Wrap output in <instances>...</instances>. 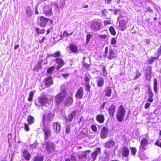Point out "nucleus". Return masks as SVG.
Segmentation results:
<instances>
[{"mask_svg":"<svg viewBox=\"0 0 161 161\" xmlns=\"http://www.w3.org/2000/svg\"><path fill=\"white\" fill-rule=\"evenodd\" d=\"M26 13L27 15L29 16H31L32 14V12L31 8L30 7H27L26 10Z\"/></svg>","mask_w":161,"mask_h":161,"instance_id":"38","label":"nucleus"},{"mask_svg":"<svg viewBox=\"0 0 161 161\" xmlns=\"http://www.w3.org/2000/svg\"><path fill=\"white\" fill-rule=\"evenodd\" d=\"M90 77V75L88 73H86L84 77L85 86L86 87V89L88 91H90V86L89 84Z\"/></svg>","mask_w":161,"mask_h":161,"instance_id":"8","label":"nucleus"},{"mask_svg":"<svg viewBox=\"0 0 161 161\" xmlns=\"http://www.w3.org/2000/svg\"><path fill=\"white\" fill-rule=\"evenodd\" d=\"M76 114L75 111H73L70 114H69L67 117H66V119L67 121L71 122L73 118Z\"/></svg>","mask_w":161,"mask_h":161,"instance_id":"20","label":"nucleus"},{"mask_svg":"<svg viewBox=\"0 0 161 161\" xmlns=\"http://www.w3.org/2000/svg\"><path fill=\"white\" fill-rule=\"evenodd\" d=\"M131 153L133 155H134L136 154V149L135 147H132L130 148Z\"/></svg>","mask_w":161,"mask_h":161,"instance_id":"44","label":"nucleus"},{"mask_svg":"<svg viewBox=\"0 0 161 161\" xmlns=\"http://www.w3.org/2000/svg\"><path fill=\"white\" fill-rule=\"evenodd\" d=\"M115 144L113 140L109 141L105 143V147L108 148H110L112 147Z\"/></svg>","mask_w":161,"mask_h":161,"instance_id":"24","label":"nucleus"},{"mask_svg":"<svg viewBox=\"0 0 161 161\" xmlns=\"http://www.w3.org/2000/svg\"><path fill=\"white\" fill-rule=\"evenodd\" d=\"M129 150L128 147H125L122 149V154L124 157H127L129 155Z\"/></svg>","mask_w":161,"mask_h":161,"instance_id":"25","label":"nucleus"},{"mask_svg":"<svg viewBox=\"0 0 161 161\" xmlns=\"http://www.w3.org/2000/svg\"><path fill=\"white\" fill-rule=\"evenodd\" d=\"M108 47H106L104 51V57H107L108 59H112L116 56V54L115 53L114 50L111 48L109 50Z\"/></svg>","mask_w":161,"mask_h":161,"instance_id":"4","label":"nucleus"},{"mask_svg":"<svg viewBox=\"0 0 161 161\" xmlns=\"http://www.w3.org/2000/svg\"><path fill=\"white\" fill-rule=\"evenodd\" d=\"M48 116H49V119L51 120V118H52L53 115L52 114L50 113L48 114Z\"/></svg>","mask_w":161,"mask_h":161,"instance_id":"64","label":"nucleus"},{"mask_svg":"<svg viewBox=\"0 0 161 161\" xmlns=\"http://www.w3.org/2000/svg\"><path fill=\"white\" fill-rule=\"evenodd\" d=\"M104 80L103 78H100L97 80V85L99 87H102L103 85Z\"/></svg>","mask_w":161,"mask_h":161,"instance_id":"33","label":"nucleus"},{"mask_svg":"<svg viewBox=\"0 0 161 161\" xmlns=\"http://www.w3.org/2000/svg\"><path fill=\"white\" fill-rule=\"evenodd\" d=\"M45 39V37H43L41 40H39V43H42L44 41Z\"/></svg>","mask_w":161,"mask_h":161,"instance_id":"61","label":"nucleus"},{"mask_svg":"<svg viewBox=\"0 0 161 161\" xmlns=\"http://www.w3.org/2000/svg\"><path fill=\"white\" fill-rule=\"evenodd\" d=\"M40 20L41 21L40 23L41 26L44 27L46 26L48 19L43 16H41L40 17Z\"/></svg>","mask_w":161,"mask_h":161,"instance_id":"21","label":"nucleus"},{"mask_svg":"<svg viewBox=\"0 0 161 161\" xmlns=\"http://www.w3.org/2000/svg\"><path fill=\"white\" fill-rule=\"evenodd\" d=\"M44 158L42 156H36L34 158V161H43Z\"/></svg>","mask_w":161,"mask_h":161,"instance_id":"37","label":"nucleus"},{"mask_svg":"<svg viewBox=\"0 0 161 161\" xmlns=\"http://www.w3.org/2000/svg\"><path fill=\"white\" fill-rule=\"evenodd\" d=\"M92 36V35L91 34H88L87 35L86 39V44H88L89 42L90 41V39Z\"/></svg>","mask_w":161,"mask_h":161,"instance_id":"40","label":"nucleus"},{"mask_svg":"<svg viewBox=\"0 0 161 161\" xmlns=\"http://www.w3.org/2000/svg\"><path fill=\"white\" fill-rule=\"evenodd\" d=\"M153 88L154 92H156L157 91V86H154Z\"/></svg>","mask_w":161,"mask_h":161,"instance_id":"62","label":"nucleus"},{"mask_svg":"<svg viewBox=\"0 0 161 161\" xmlns=\"http://www.w3.org/2000/svg\"><path fill=\"white\" fill-rule=\"evenodd\" d=\"M34 91L33 92H31L30 93L28 99V100L29 101H31L32 100V98L34 96Z\"/></svg>","mask_w":161,"mask_h":161,"instance_id":"39","label":"nucleus"},{"mask_svg":"<svg viewBox=\"0 0 161 161\" xmlns=\"http://www.w3.org/2000/svg\"><path fill=\"white\" fill-rule=\"evenodd\" d=\"M62 76L65 78H66L69 75L68 74H62Z\"/></svg>","mask_w":161,"mask_h":161,"instance_id":"59","label":"nucleus"},{"mask_svg":"<svg viewBox=\"0 0 161 161\" xmlns=\"http://www.w3.org/2000/svg\"><path fill=\"white\" fill-rule=\"evenodd\" d=\"M24 128L25 130L27 131H28L29 130V126L28 125L26 124H24Z\"/></svg>","mask_w":161,"mask_h":161,"instance_id":"50","label":"nucleus"},{"mask_svg":"<svg viewBox=\"0 0 161 161\" xmlns=\"http://www.w3.org/2000/svg\"><path fill=\"white\" fill-rule=\"evenodd\" d=\"M119 29L122 31H124L126 29V23L124 19H122L119 21Z\"/></svg>","mask_w":161,"mask_h":161,"instance_id":"16","label":"nucleus"},{"mask_svg":"<svg viewBox=\"0 0 161 161\" xmlns=\"http://www.w3.org/2000/svg\"><path fill=\"white\" fill-rule=\"evenodd\" d=\"M83 94V88L81 87H80L77 91L75 97L77 98L81 99L82 97Z\"/></svg>","mask_w":161,"mask_h":161,"instance_id":"12","label":"nucleus"},{"mask_svg":"<svg viewBox=\"0 0 161 161\" xmlns=\"http://www.w3.org/2000/svg\"><path fill=\"white\" fill-rule=\"evenodd\" d=\"M23 156L25 159L28 161L30 160L31 155L27 150H25L23 152Z\"/></svg>","mask_w":161,"mask_h":161,"instance_id":"23","label":"nucleus"},{"mask_svg":"<svg viewBox=\"0 0 161 161\" xmlns=\"http://www.w3.org/2000/svg\"><path fill=\"white\" fill-rule=\"evenodd\" d=\"M55 69V66H52L51 67H50L47 70L49 71V70H53Z\"/></svg>","mask_w":161,"mask_h":161,"instance_id":"56","label":"nucleus"},{"mask_svg":"<svg viewBox=\"0 0 161 161\" xmlns=\"http://www.w3.org/2000/svg\"><path fill=\"white\" fill-rule=\"evenodd\" d=\"M98 36L99 37L103 39H105L106 38V35H99Z\"/></svg>","mask_w":161,"mask_h":161,"instance_id":"52","label":"nucleus"},{"mask_svg":"<svg viewBox=\"0 0 161 161\" xmlns=\"http://www.w3.org/2000/svg\"><path fill=\"white\" fill-rule=\"evenodd\" d=\"M155 144L161 147V142H160L158 140L155 143Z\"/></svg>","mask_w":161,"mask_h":161,"instance_id":"51","label":"nucleus"},{"mask_svg":"<svg viewBox=\"0 0 161 161\" xmlns=\"http://www.w3.org/2000/svg\"><path fill=\"white\" fill-rule=\"evenodd\" d=\"M90 58L88 57H84L83 58V62L84 64H83V65L84 67L86 68H87L89 67V64H88V63H86V61H89V63L90 61Z\"/></svg>","mask_w":161,"mask_h":161,"instance_id":"28","label":"nucleus"},{"mask_svg":"<svg viewBox=\"0 0 161 161\" xmlns=\"http://www.w3.org/2000/svg\"><path fill=\"white\" fill-rule=\"evenodd\" d=\"M55 61L58 64V65L56 67V70H59L64 64V62L61 59L58 58H56L55 59Z\"/></svg>","mask_w":161,"mask_h":161,"instance_id":"13","label":"nucleus"},{"mask_svg":"<svg viewBox=\"0 0 161 161\" xmlns=\"http://www.w3.org/2000/svg\"><path fill=\"white\" fill-rule=\"evenodd\" d=\"M116 108L115 106L112 104L108 108V111L110 116L113 117L114 115Z\"/></svg>","mask_w":161,"mask_h":161,"instance_id":"18","label":"nucleus"},{"mask_svg":"<svg viewBox=\"0 0 161 161\" xmlns=\"http://www.w3.org/2000/svg\"><path fill=\"white\" fill-rule=\"evenodd\" d=\"M96 119L97 121L100 123H103L104 120V117L103 115L99 114L97 115Z\"/></svg>","mask_w":161,"mask_h":161,"instance_id":"29","label":"nucleus"},{"mask_svg":"<svg viewBox=\"0 0 161 161\" xmlns=\"http://www.w3.org/2000/svg\"><path fill=\"white\" fill-rule=\"evenodd\" d=\"M35 119L33 117L29 115L27 117V121L29 125H31L34 122Z\"/></svg>","mask_w":161,"mask_h":161,"instance_id":"32","label":"nucleus"},{"mask_svg":"<svg viewBox=\"0 0 161 161\" xmlns=\"http://www.w3.org/2000/svg\"><path fill=\"white\" fill-rule=\"evenodd\" d=\"M67 92L65 90H64L57 95L54 97L55 102L57 104L60 103L64 100L66 96Z\"/></svg>","mask_w":161,"mask_h":161,"instance_id":"3","label":"nucleus"},{"mask_svg":"<svg viewBox=\"0 0 161 161\" xmlns=\"http://www.w3.org/2000/svg\"><path fill=\"white\" fill-rule=\"evenodd\" d=\"M43 10L44 13L47 16L52 15V7L50 4H45L43 7Z\"/></svg>","mask_w":161,"mask_h":161,"instance_id":"5","label":"nucleus"},{"mask_svg":"<svg viewBox=\"0 0 161 161\" xmlns=\"http://www.w3.org/2000/svg\"><path fill=\"white\" fill-rule=\"evenodd\" d=\"M53 126L54 130L56 133H58L60 132L61 129V126L58 123H54L53 125Z\"/></svg>","mask_w":161,"mask_h":161,"instance_id":"19","label":"nucleus"},{"mask_svg":"<svg viewBox=\"0 0 161 161\" xmlns=\"http://www.w3.org/2000/svg\"><path fill=\"white\" fill-rule=\"evenodd\" d=\"M52 77L50 75L47 76L45 79V83L47 86H49L53 83V81L52 79Z\"/></svg>","mask_w":161,"mask_h":161,"instance_id":"15","label":"nucleus"},{"mask_svg":"<svg viewBox=\"0 0 161 161\" xmlns=\"http://www.w3.org/2000/svg\"><path fill=\"white\" fill-rule=\"evenodd\" d=\"M74 32L73 31L71 32L70 33H69L67 30L63 32V34L62 35H60V37H61L60 40L62 39L63 37L65 36L66 37H68L73 34Z\"/></svg>","mask_w":161,"mask_h":161,"instance_id":"26","label":"nucleus"},{"mask_svg":"<svg viewBox=\"0 0 161 161\" xmlns=\"http://www.w3.org/2000/svg\"><path fill=\"white\" fill-rule=\"evenodd\" d=\"M106 104V102H104V103H103V104H102V106L101 107V109H103L104 108V107Z\"/></svg>","mask_w":161,"mask_h":161,"instance_id":"55","label":"nucleus"},{"mask_svg":"<svg viewBox=\"0 0 161 161\" xmlns=\"http://www.w3.org/2000/svg\"><path fill=\"white\" fill-rule=\"evenodd\" d=\"M60 52L58 51L55 52L54 53L51 54V56L53 57H56L60 56Z\"/></svg>","mask_w":161,"mask_h":161,"instance_id":"45","label":"nucleus"},{"mask_svg":"<svg viewBox=\"0 0 161 161\" xmlns=\"http://www.w3.org/2000/svg\"><path fill=\"white\" fill-rule=\"evenodd\" d=\"M101 14L107 19H108L110 17V15H109L106 9L102 11Z\"/></svg>","mask_w":161,"mask_h":161,"instance_id":"34","label":"nucleus"},{"mask_svg":"<svg viewBox=\"0 0 161 161\" xmlns=\"http://www.w3.org/2000/svg\"><path fill=\"white\" fill-rule=\"evenodd\" d=\"M108 129L104 127L101 130L100 137L102 139L106 138L108 135Z\"/></svg>","mask_w":161,"mask_h":161,"instance_id":"10","label":"nucleus"},{"mask_svg":"<svg viewBox=\"0 0 161 161\" xmlns=\"http://www.w3.org/2000/svg\"><path fill=\"white\" fill-rule=\"evenodd\" d=\"M125 113V109L123 106L122 105L119 106L116 114L117 118L119 122H121L124 120Z\"/></svg>","mask_w":161,"mask_h":161,"instance_id":"1","label":"nucleus"},{"mask_svg":"<svg viewBox=\"0 0 161 161\" xmlns=\"http://www.w3.org/2000/svg\"><path fill=\"white\" fill-rule=\"evenodd\" d=\"M71 127V125H67L66 128V132L67 134L69 133L70 128Z\"/></svg>","mask_w":161,"mask_h":161,"instance_id":"46","label":"nucleus"},{"mask_svg":"<svg viewBox=\"0 0 161 161\" xmlns=\"http://www.w3.org/2000/svg\"><path fill=\"white\" fill-rule=\"evenodd\" d=\"M150 105V103H147L145 106V108L147 109L148 108Z\"/></svg>","mask_w":161,"mask_h":161,"instance_id":"57","label":"nucleus"},{"mask_svg":"<svg viewBox=\"0 0 161 161\" xmlns=\"http://www.w3.org/2000/svg\"><path fill=\"white\" fill-rule=\"evenodd\" d=\"M87 157L86 155L85 154H81L79 157V158H86Z\"/></svg>","mask_w":161,"mask_h":161,"instance_id":"53","label":"nucleus"},{"mask_svg":"<svg viewBox=\"0 0 161 161\" xmlns=\"http://www.w3.org/2000/svg\"><path fill=\"white\" fill-rule=\"evenodd\" d=\"M157 58L154 57L152 58L149 60V63L152 64L153 63L154 60Z\"/></svg>","mask_w":161,"mask_h":161,"instance_id":"48","label":"nucleus"},{"mask_svg":"<svg viewBox=\"0 0 161 161\" xmlns=\"http://www.w3.org/2000/svg\"><path fill=\"white\" fill-rule=\"evenodd\" d=\"M111 24V22L109 20H105L104 21V25H107L108 24Z\"/></svg>","mask_w":161,"mask_h":161,"instance_id":"54","label":"nucleus"},{"mask_svg":"<svg viewBox=\"0 0 161 161\" xmlns=\"http://www.w3.org/2000/svg\"><path fill=\"white\" fill-rule=\"evenodd\" d=\"M147 11H149L150 13L153 12V10L149 7L147 8Z\"/></svg>","mask_w":161,"mask_h":161,"instance_id":"63","label":"nucleus"},{"mask_svg":"<svg viewBox=\"0 0 161 161\" xmlns=\"http://www.w3.org/2000/svg\"><path fill=\"white\" fill-rule=\"evenodd\" d=\"M65 4L64 0H60L59 5L56 3H54V5L57 8H60L63 9L64 7Z\"/></svg>","mask_w":161,"mask_h":161,"instance_id":"22","label":"nucleus"},{"mask_svg":"<svg viewBox=\"0 0 161 161\" xmlns=\"http://www.w3.org/2000/svg\"><path fill=\"white\" fill-rule=\"evenodd\" d=\"M148 97L147 99V101L148 102L152 103L153 101V93L150 90L148 91Z\"/></svg>","mask_w":161,"mask_h":161,"instance_id":"31","label":"nucleus"},{"mask_svg":"<svg viewBox=\"0 0 161 161\" xmlns=\"http://www.w3.org/2000/svg\"><path fill=\"white\" fill-rule=\"evenodd\" d=\"M42 62V60H39L37 64L35 66L34 70H40L42 68L41 64Z\"/></svg>","mask_w":161,"mask_h":161,"instance_id":"30","label":"nucleus"},{"mask_svg":"<svg viewBox=\"0 0 161 161\" xmlns=\"http://www.w3.org/2000/svg\"><path fill=\"white\" fill-rule=\"evenodd\" d=\"M152 73L151 71H147L145 74L146 78L147 80H149L151 77Z\"/></svg>","mask_w":161,"mask_h":161,"instance_id":"35","label":"nucleus"},{"mask_svg":"<svg viewBox=\"0 0 161 161\" xmlns=\"http://www.w3.org/2000/svg\"><path fill=\"white\" fill-rule=\"evenodd\" d=\"M52 99L50 95H42L38 98V102L42 105H45L46 103L49 104Z\"/></svg>","mask_w":161,"mask_h":161,"instance_id":"2","label":"nucleus"},{"mask_svg":"<svg viewBox=\"0 0 161 161\" xmlns=\"http://www.w3.org/2000/svg\"><path fill=\"white\" fill-rule=\"evenodd\" d=\"M71 160L72 161H76V159L75 157L73 155H71L70 157Z\"/></svg>","mask_w":161,"mask_h":161,"instance_id":"49","label":"nucleus"},{"mask_svg":"<svg viewBox=\"0 0 161 161\" xmlns=\"http://www.w3.org/2000/svg\"><path fill=\"white\" fill-rule=\"evenodd\" d=\"M110 33L113 35L114 36L116 34V32L113 26H111L109 28Z\"/></svg>","mask_w":161,"mask_h":161,"instance_id":"41","label":"nucleus"},{"mask_svg":"<svg viewBox=\"0 0 161 161\" xmlns=\"http://www.w3.org/2000/svg\"><path fill=\"white\" fill-rule=\"evenodd\" d=\"M148 144V141L146 138H143L141 142V146L140 148H142L143 150H146V148L145 146L147 145Z\"/></svg>","mask_w":161,"mask_h":161,"instance_id":"17","label":"nucleus"},{"mask_svg":"<svg viewBox=\"0 0 161 161\" xmlns=\"http://www.w3.org/2000/svg\"><path fill=\"white\" fill-rule=\"evenodd\" d=\"M91 128L92 130L94 132H96L97 130V127L95 125H92L91 126Z\"/></svg>","mask_w":161,"mask_h":161,"instance_id":"47","label":"nucleus"},{"mask_svg":"<svg viewBox=\"0 0 161 161\" xmlns=\"http://www.w3.org/2000/svg\"><path fill=\"white\" fill-rule=\"evenodd\" d=\"M73 102L72 93H71L70 94V95L67 97L66 98L65 102V105L67 106H69L72 104Z\"/></svg>","mask_w":161,"mask_h":161,"instance_id":"11","label":"nucleus"},{"mask_svg":"<svg viewBox=\"0 0 161 161\" xmlns=\"http://www.w3.org/2000/svg\"><path fill=\"white\" fill-rule=\"evenodd\" d=\"M101 27V23L98 21H93L91 24V29L94 31H98Z\"/></svg>","mask_w":161,"mask_h":161,"instance_id":"6","label":"nucleus"},{"mask_svg":"<svg viewBox=\"0 0 161 161\" xmlns=\"http://www.w3.org/2000/svg\"><path fill=\"white\" fill-rule=\"evenodd\" d=\"M117 40L115 37L112 38L110 40V43L112 45H114L116 44Z\"/></svg>","mask_w":161,"mask_h":161,"instance_id":"43","label":"nucleus"},{"mask_svg":"<svg viewBox=\"0 0 161 161\" xmlns=\"http://www.w3.org/2000/svg\"><path fill=\"white\" fill-rule=\"evenodd\" d=\"M69 49L72 52L74 53H76L78 51L77 47L73 44H71L70 45Z\"/></svg>","mask_w":161,"mask_h":161,"instance_id":"27","label":"nucleus"},{"mask_svg":"<svg viewBox=\"0 0 161 161\" xmlns=\"http://www.w3.org/2000/svg\"><path fill=\"white\" fill-rule=\"evenodd\" d=\"M101 149L99 147L97 148L95 150L91 155L92 158L89 159V161H94L96 159L98 154L100 153Z\"/></svg>","mask_w":161,"mask_h":161,"instance_id":"9","label":"nucleus"},{"mask_svg":"<svg viewBox=\"0 0 161 161\" xmlns=\"http://www.w3.org/2000/svg\"><path fill=\"white\" fill-rule=\"evenodd\" d=\"M43 131L45 135L44 138L46 140L47 138L49 137L51 135V130L47 127H44L43 129Z\"/></svg>","mask_w":161,"mask_h":161,"instance_id":"14","label":"nucleus"},{"mask_svg":"<svg viewBox=\"0 0 161 161\" xmlns=\"http://www.w3.org/2000/svg\"><path fill=\"white\" fill-rule=\"evenodd\" d=\"M45 146L46 149L48 153H50L54 150V144L50 141L45 142Z\"/></svg>","mask_w":161,"mask_h":161,"instance_id":"7","label":"nucleus"},{"mask_svg":"<svg viewBox=\"0 0 161 161\" xmlns=\"http://www.w3.org/2000/svg\"><path fill=\"white\" fill-rule=\"evenodd\" d=\"M141 73L139 71H136V72L134 74V76H135L134 79H136L138 78L141 75Z\"/></svg>","mask_w":161,"mask_h":161,"instance_id":"42","label":"nucleus"},{"mask_svg":"<svg viewBox=\"0 0 161 161\" xmlns=\"http://www.w3.org/2000/svg\"><path fill=\"white\" fill-rule=\"evenodd\" d=\"M52 30V27H51L49 29H48L47 31V32L46 33V35L48 34L51 31L52 32L53 31Z\"/></svg>","mask_w":161,"mask_h":161,"instance_id":"58","label":"nucleus"},{"mask_svg":"<svg viewBox=\"0 0 161 161\" xmlns=\"http://www.w3.org/2000/svg\"><path fill=\"white\" fill-rule=\"evenodd\" d=\"M112 90L110 88H107L105 91V95L108 97H109L110 96L111 94Z\"/></svg>","mask_w":161,"mask_h":161,"instance_id":"36","label":"nucleus"},{"mask_svg":"<svg viewBox=\"0 0 161 161\" xmlns=\"http://www.w3.org/2000/svg\"><path fill=\"white\" fill-rule=\"evenodd\" d=\"M37 7H38V6H36V7H35V14H38V10H37Z\"/></svg>","mask_w":161,"mask_h":161,"instance_id":"60","label":"nucleus"}]
</instances>
